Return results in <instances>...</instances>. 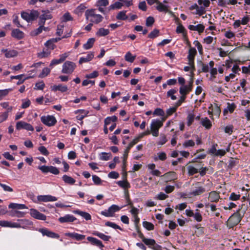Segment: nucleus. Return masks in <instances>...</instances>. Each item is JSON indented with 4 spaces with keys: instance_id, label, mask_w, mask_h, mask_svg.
Instances as JSON below:
<instances>
[{
    "instance_id": "obj_34",
    "label": "nucleus",
    "mask_w": 250,
    "mask_h": 250,
    "mask_svg": "<svg viewBox=\"0 0 250 250\" xmlns=\"http://www.w3.org/2000/svg\"><path fill=\"white\" fill-rule=\"evenodd\" d=\"M126 11H120L116 16V19L118 20L125 21L128 19V16L126 15Z\"/></svg>"
},
{
    "instance_id": "obj_57",
    "label": "nucleus",
    "mask_w": 250,
    "mask_h": 250,
    "mask_svg": "<svg viewBox=\"0 0 250 250\" xmlns=\"http://www.w3.org/2000/svg\"><path fill=\"white\" fill-rule=\"evenodd\" d=\"M160 31L158 29H155L151 31L148 35V38L150 39H154L159 35Z\"/></svg>"
},
{
    "instance_id": "obj_32",
    "label": "nucleus",
    "mask_w": 250,
    "mask_h": 250,
    "mask_svg": "<svg viewBox=\"0 0 250 250\" xmlns=\"http://www.w3.org/2000/svg\"><path fill=\"white\" fill-rule=\"evenodd\" d=\"M62 179L65 183L71 185H74L76 182V180L74 178L67 175H63Z\"/></svg>"
},
{
    "instance_id": "obj_39",
    "label": "nucleus",
    "mask_w": 250,
    "mask_h": 250,
    "mask_svg": "<svg viewBox=\"0 0 250 250\" xmlns=\"http://www.w3.org/2000/svg\"><path fill=\"white\" fill-rule=\"evenodd\" d=\"M136 58V56H133L129 51L127 52L125 56V59L126 61L129 62H133Z\"/></svg>"
},
{
    "instance_id": "obj_11",
    "label": "nucleus",
    "mask_w": 250,
    "mask_h": 250,
    "mask_svg": "<svg viewBox=\"0 0 250 250\" xmlns=\"http://www.w3.org/2000/svg\"><path fill=\"white\" fill-rule=\"evenodd\" d=\"M16 127L17 130L24 129L28 131H33L34 129L33 126L31 124L22 121L18 122Z\"/></svg>"
},
{
    "instance_id": "obj_56",
    "label": "nucleus",
    "mask_w": 250,
    "mask_h": 250,
    "mask_svg": "<svg viewBox=\"0 0 250 250\" xmlns=\"http://www.w3.org/2000/svg\"><path fill=\"white\" fill-rule=\"evenodd\" d=\"M105 225L114 229H118L119 230H123V229L119 226L112 222L107 221L105 223Z\"/></svg>"
},
{
    "instance_id": "obj_1",
    "label": "nucleus",
    "mask_w": 250,
    "mask_h": 250,
    "mask_svg": "<svg viewBox=\"0 0 250 250\" xmlns=\"http://www.w3.org/2000/svg\"><path fill=\"white\" fill-rule=\"evenodd\" d=\"M247 209V206L245 204H242L241 208L229 217L227 222V227L229 229H232L237 226L242 220Z\"/></svg>"
},
{
    "instance_id": "obj_33",
    "label": "nucleus",
    "mask_w": 250,
    "mask_h": 250,
    "mask_svg": "<svg viewBox=\"0 0 250 250\" xmlns=\"http://www.w3.org/2000/svg\"><path fill=\"white\" fill-rule=\"evenodd\" d=\"M8 208L12 209H22L27 208L26 206L24 204H19L16 203H10L8 205Z\"/></svg>"
},
{
    "instance_id": "obj_10",
    "label": "nucleus",
    "mask_w": 250,
    "mask_h": 250,
    "mask_svg": "<svg viewBox=\"0 0 250 250\" xmlns=\"http://www.w3.org/2000/svg\"><path fill=\"white\" fill-rule=\"evenodd\" d=\"M38 231L41 232L43 236H46L49 238L58 239L60 237V235L58 233L50 231L47 228H40L39 229Z\"/></svg>"
},
{
    "instance_id": "obj_40",
    "label": "nucleus",
    "mask_w": 250,
    "mask_h": 250,
    "mask_svg": "<svg viewBox=\"0 0 250 250\" xmlns=\"http://www.w3.org/2000/svg\"><path fill=\"white\" fill-rule=\"evenodd\" d=\"M190 91L188 90L187 85L181 86L179 88V93L181 95L187 97V95L190 92Z\"/></svg>"
},
{
    "instance_id": "obj_21",
    "label": "nucleus",
    "mask_w": 250,
    "mask_h": 250,
    "mask_svg": "<svg viewBox=\"0 0 250 250\" xmlns=\"http://www.w3.org/2000/svg\"><path fill=\"white\" fill-rule=\"evenodd\" d=\"M196 55L197 51L195 48L190 47V48H189L187 57L188 62L194 61L195 57Z\"/></svg>"
},
{
    "instance_id": "obj_41",
    "label": "nucleus",
    "mask_w": 250,
    "mask_h": 250,
    "mask_svg": "<svg viewBox=\"0 0 250 250\" xmlns=\"http://www.w3.org/2000/svg\"><path fill=\"white\" fill-rule=\"evenodd\" d=\"M176 173L174 171L168 172L164 175V176L170 181L175 179L176 178Z\"/></svg>"
},
{
    "instance_id": "obj_49",
    "label": "nucleus",
    "mask_w": 250,
    "mask_h": 250,
    "mask_svg": "<svg viewBox=\"0 0 250 250\" xmlns=\"http://www.w3.org/2000/svg\"><path fill=\"white\" fill-rule=\"evenodd\" d=\"M176 92L177 90L175 89H171L167 92V96L170 97L172 100H175L177 97L174 95V94Z\"/></svg>"
},
{
    "instance_id": "obj_59",
    "label": "nucleus",
    "mask_w": 250,
    "mask_h": 250,
    "mask_svg": "<svg viewBox=\"0 0 250 250\" xmlns=\"http://www.w3.org/2000/svg\"><path fill=\"white\" fill-rule=\"evenodd\" d=\"M196 211L197 212H196L195 213H194V215L193 217H194V219L196 221L200 222L202 221V219H203L202 216L199 212V209H197L196 210Z\"/></svg>"
},
{
    "instance_id": "obj_38",
    "label": "nucleus",
    "mask_w": 250,
    "mask_h": 250,
    "mask_svg": "<svg viewBox=\"0 0 250 250\" xmlns=\"http://www.w3.org/2000/svg\"><path fill=\"white\" fill-rule=\"evenodd\" d=\"M57 41V39H52L48 40L45 43L44 45L48 48L53 50L55 48V45L54 44V42Z\"/></svg>"
},
{
    "instance_id": "obj_61",
    "label": "nucleus",
    "mask_w": 250,
    "mask_h": 250,
    "mask_svg": "<svg viewBox=\"0 0 250 250\" xmlns=\"http://www.w3.org/2000/svg\"><path fill=\"white\" fill-rule=\"evenodd\" d=\"M38 150L40 152V153L44 155V156H48L49 154V151L47 150L46 148L44 146H41L39 147Z\"/></svg>"
},
{
    "instance_id": "obj_17",
    "label": "nucleus",
    "mask_w": 250,
    "mask_h": 250,
    "mask_svg": "<svg viewBox=\"0 0 250 250\" xmlns=\"http://www.w3.org/2000/svg\"><path fill=\"white\" fill-rule=\"evenodd\" d=\"M220 199L219 193L216 191H212L209 193L208 200L210 202L217 203Z\"/></svg>"
},
{
    "instance_id": "obj_46",
    "label": "nucleus",
    "mask_w": 250,
    "mask_h": 250,
    "mask_svg": "<svg viewBox=\"0 0 250 250\" xmlns=\"http://www.w3.org/2000/svg\"><path fill=\"white\" fill-rule=\"evenodd\" d=\"M117 120V117L115 115L111 117H107L104 119V123L105 125H109L111 122H116Z\"/></svg>"
},
{
    "instance_id": "obj_27",
    "label": "nucleus",
    "mask_w": 250,
    "mask_h": 250,
    "mask_svg": "<svg viewBox=\"0 0 250 250\" xmlns=\"http://www.w3.org/2000/svg\"><path fill=\"white\" fill-rule=\"evenodd\" d=\"M93 235L98 236L100 239H102L104 241H108L109 239L111 238L110 236L105 235L104 234L98 231H94L92 232Z\"/></svg>"
},
{
    "instance_id": "obj_36",
    "label": "nucleus",
    "mask_w": 250,
    "mask_h": 250,
    "mask_svg": "<svg viewBox=\"0 0 250 250\" xmlns=\"http://www.w3.org/2000/svg\"><path fill=\"white\" fill-rule=\"evenodd\" d=\"M123 6V4L120 1H116L112 4H111L108 7V11L114 9H120Z\"/></svg>"
},
{
    "instance_id": "obj_15",
    "label": "nucleus",
    "mask_w": 250,
    "mask_h": 250,
    "mask_svg": "<svg viewBox=\"0 0 250 250\" xmlns=\"http://www.w3.org/2000/svg\"><path fill=\"white\" fill-rule=\"evenodd\" d=\"M87 240L91 243V245L99 247L101 250H104L103 248L104 246L101 241L91 236L87 237Z\"/></svg>"
},
{
    "instance_id": "obj_4",
    "label": "nucleus",
    "mask_w": 250,
    "mask_h": 250,
    "mask_svg": "<svg viewBox=\"0 0 250 250\" xmlns=\"http://www.w3.org/2000/svg\"><path fill=\"white\" fill-rule=\"evenodd\" d=\"M206 191L205 188L199 182H196L192 185L190 194L193 196L200 195Z\"/></svg>"
},
{
    "instance_id": "obj_26",
    "label": "nucleus",
    "mask_w": 250,
    "mask_h": 250,
    "mask_svg": "<svg viewBox=\"0 0 250 250\" xmlns=\"http://www.w3.org/2000/svg\"><path fill=\"white\" fill-rule=\"evenodd\" d=\"M141 239L145 244L148 246V247L151 249H152L153 246L156 244V241L153 239L146 238L144 236L141 238Z\"/></svg>"
},
{
    "instance_id": "obj_8",
    "label": "nucleus",
    "mask_w": 250,
    "mask_h": 250,
    "mask_svg": "<svg viewBox=\"0 0 250 250\" xmlns=\"http://www.w3.org/2000/svg\"><path fill=\"white\" fill-rule=\"evenodd\" d=\"M38 168L42 171V172L43 173H47L48 172H50L52 174L54 175H58L60 173V171L59 169L52 166H39Z\"/></svg>"
},
{
    "instance_id": "obj_52",
    "label": "nucleus",
    "mask_w": 250,
    "mask_h": 250,
    "mask_svg": "<svg viewBox=\"0 0 250 250\" xmlns=\"http://www.w3.org/2000/svg\"><path fill=\"white\" fill-rule=\"evenodd\" d=\"M144 136V135H143V133L140 134L138 137L134 138L130 143V145L128 147H133L135 145H136L138 142L140 141V139L143 138Z\"/></svg>"
},
{
    "instance_id": "obj_24",
    "label": "nucleus",
    "mask_w": 250,
    "mask_h": 250,
    "mask_svg": "<svg viewBox=\"0 0 250 250\" xmlns=\"http://www.w3.org/2000/svg\"><path fill=\"white\" fill-rule=\"evenodd\" d=\"M94 56L93 52H89L86 57H81L79 59V63L82 64L83 63L88 62L93 59Z\"/></svg>"
},
{
    "instance_id": "obj_37",
    "label": "nucleus",
    "mask_w": 250,
    "mask_h": 250,
    "mask_svg": "<svg viewBox=\"0 0 250 250\" xmlns=\"http://www.w3.org/2000/svg\"><path fill=\"white\" fill-rule=\"evenodd\" d=\"M241 196L239 192L237 193L233 192L230 194L229 199V200L236 201L240 200L241 199Z\"/></svg>"
},
{
    "instance_id": "obj_2",
    "label": "nucleus",
    "mask_w": 250,
    "mask_h": 250,
    "mask_svg": "<svg viewBox=\"0 0 250 250\" xmlns=\"http://www.w3.org/2000/svg\"><path fill=\"white\" fill-rule=\"evenodd\" d=\"M95 10V9L86 10L85 16L86 19L89 20L91 22L98 24L103 21L104 18L101 15L96 14Z\"/></svg>"
},
{
    "instance_id": "obj_23",
    "label": "nucleus",
    "mask_w": 250,
    "mask_h": 250,
    "mask_svg": "<svg viewBox=\"0 0 250 250\" xmlns=\"http://www.w3.org/2000/svg\"><path fill=\"white\" fill-rule=\"evenodd\" d=\"M188 28L190 30L198 31L199 34H201L204 32L205 26L202 24H198L196 26L189 25Z\"/></svg>"
},
{
    "instance_id": "obj_3",
    "label": "nucleus",
    "mask_w": 250,
    "mask_h": 250,
    "mask_svg": "<svg viewBox=\"0 0 250 250\" xmlns=\"http://www.w3.org/2000/svg\"><path fill=\"white\" fill-rule=\"evenodd\" d=\"M164 121L165 119L162 120L154 119L152 121L150 125V131L153 136L157 137L159 135V129L163 125Z\"/></svg>"
},
{
    "instance_id": "obj_35",
    "label": "nucleus",
    "mask_w": 250,
    "mask_h": 250,
    "mask_svg": "<svg viewBox=\"0 0 250 250\" xmlns=\"http://www.w3.org/2000/svg\"><path fill=\"white\" fill-rule=\"evenodd\" d=\"M109 34V31L107 29L104 28H100L96 33V35L99 37H104Z\"/></svg>"
},
{
    "instance_id": "obj_13",
    "label": "nucleus",
    "mask_w": 250,
    "mask_h": 250,
    "mask_svg": "<svg viewBox=\"0 0 250 250\" xmlns=\"http://www.w3.org/2000/svg\"><path fill=\"white\" fill-rule=\"evenodd\" d=\"M38 201L42 202H53L58 200L57 198L51 195H41L37 196Z\"/></svg>"
},
{
    "instance_id": "obj_25",
    "label": "nucleus",
    "mask_w": 250,
    "mask_h": 250,
    "mask_svg": "<svg viewBox=\"0 0 250 250\" xmlns=\"http://www.w3.org/2000/svg\"><path fill=\"white\" fill-rule=\"evenodd\" d=\"M2 52L5 53V57L7 58H12L16 57L18 55V52L15 50L2 49Z\"/></svg>"
},
{
    "instance_id": "obj_14",
    "label": "nucleus",
    "mask_w": 250,
    "mask_h": 250,
    "mask_svg": "<svg viewBox=\"0 0 250 250\" xmlns=\"http://www.w3.org/2000/svg\"><path fill=\"white\" fill-rule=\"evenodd\" d=\"M68 57L67 53H65L60 55V59H53L49 65V66L52 68L54 66L59 64L63 62L66 58Z\"/></svg>"
},
{
    "instance_id": "obj_19",
    "label": "nucleus",
    "mask_w": 250,
    "mask_h": 250,
    "mask_svg": "<svg viewBox=\"0 0 250 250\" xmlns=\"http://www.w3.org/2000/svg\"><path fill=\"white\" fill-rule=\"evenodd\" d=\"M11 36L17 40H21L24 37V33L19 29H14L11 32Z\"/></svg>"
},
{
    "instance_id": "obj_42",
    "label": "nucleus",
    "mask_w": 250,
    "mask_h": 250,
    "mask_svg": "<svg viewBox=\"0 0 250 250\" xmlns=\"http://www.w3.org/2000/svg\"><path fill=\"white\" fill-rule=\"evenodd\" d=\"M118 185L125 189H128L130 188V186L129 183L127 182V180H124L123 181H119L117 182Z\"/></svg>"
},
{
    "instance_id": "obj_53",
    "label": "nucleus",
    "mask_w": 250,
    "mask_h": 250,
    "mask_svg": "<svg viewBox=\"0 0 250 250\" xmlns=\"http://www.w3.org/2000/svg\"><path fill=\"white\" fill-rule=\"evenodd\" d=\"M195 116L193 113H189L187 116V125L191 126L194 122Z\"/></svg>"
},
{
    "instance_id": "obj_50",
    "label": "nucleus",
    "mask_w": 250,
    "mask_h": 250,
    "mask_svg": "<svg viewBox=\"0 0 250 250\" xmlns=\"http://www.w3.org/2000/svg\"><path fill=\"white\" fill-rule=\"evenodd\" d=\"M236 107V105L234 103H228L227 109H225L224 111V113L228 112V110L230 113H233Z\"/></svg>"
},
{
    "instance_id": "obj_29",
    "label": "nucleus",
    "mask_w": 250,
    "mask_h": 250,
    "mask_svg": "<svg viewBox=\"0 0 250 250\" xmlns=\"http://www.w3.org/2000/svg\"><path fill=\"white\" fill-rule=\"evenodd\" d=\"M18 221L20 225V228L25 229L28 226L32 225V222L29 220L27 219H18Z\"/></svg>"
},
{
    "instance_id": "obj_16",
    "label": "nucleus",
    "mask_w": 250,
    "mask_h": 250,
    "mask_svg": "<svg viewBox=\"0 0 250 250\" xmlns=\"http://www.w3.org/2000/svg\"><path fill=\"white\" fill-rule=\"evenodd\" d=\"M76 218L71 214H66L63 217H60L58 220L61 223H71L76 220Z\"/></svg>"
},
{
    "instance_id": "obj_62",
    "label": "nucleus",
    "mask_w": 250,
    "mask_h": 250,
    "mask_svg": "<svg viewBox=\"0 0 250 250\" xmlns=\"http://www.w3.org/2000/svg\"><path fill=\"white\" fill-rule=\"evenodd\" d=\"M155 21L153 17L149 16L146 18V25L147 27L151 26Z\"/></svg>"
},
{
    "instance_id": "obj_48",
    "label": "nucleus",
    "mask_w": 250,
    "mask_h": 250,
    "mask_svg": "<svg viewBox=\"0 0 250 250\" xmlns=\"http://www.w3.org/2000/svg\"><path fill=\"white\" fill-rule=\"evenodd\" d=\"M42 13V14L40 16L44 19L45 21L50 20L53 17L48 10H43Z\"/></svg>"
},
{
    "instance_id": "obj_20",
    "label": "nucleus",
    "mask_w": 250,
    "mask_h": 250,
    "mask_svg": "<svg viewBox=\"0 0 250 250\" xmlns=\"http://www.w3.org/2000/svg\"><path fill=\"white\" fill-rule=\"evenodd\" d=\"M66 236L73 238L77 241H80L84 239L85 236L83 234H79L76 232H68L65 233Z\"/></svg>"
},
{
    "instance_id": "obj_6",
    "label": "nucleus",
    "mask_w": 250,
    "mask_h": 250,
    "mask_svg": "<svg viewBox=\"0 0 250 250\" xmlns=\"http://www.w3.org/2000/svg\"><path fill=\"white\" fill-rule=\"evenodd\" d=\"M41 122L48 126H54L57 123V120L53 115H44L41 117Z\"/></svg>"
},
{
    "instance_id": "obj_58",
    "label": "nucleus",
    "mask_w": 250,
    "mask_h": 250,
    "mask_svg": "<svg viewBox=\"0 0 250 250\" xmlns=\"http://www.w3.org/2000/svg\"><path fill=\"white\" fill-rule=\"evenodd\" d=\"M44 87H45V83H44V82L42 81L40 82L37 83L35 84V86L34 87V89L35 90H42Z\"/></svg>"
},
{
    "instance_id": "obj_12",
    "label": "nucleus",
    "mask_w": 250,
    "mask_h": 250,
    "mask_svg": "<svg viewBox=\"0 0 250 250\" xmlns=\"http://www.w3.org/2000/svg\"><path fill=\"white\" fill-rule=\"evenodd\" d=\"M31 216L36 219L44 221L46 219V216L44 214L41 213L38 210L31 208L30 210Z\"/></svg>"
},
{
    "instance_id": "obj_60",
    "label": "nucleus",
    "mask_w": 250,
    "mask_h": 250,
    "mask_svg": "<svg viewBox=\"0 0 250 250\" xmlns=\"http://www.w3.org/2000/svg\"><path fill=\"white\" fill-rule=\"evenodd\" d=\"M50 73V69L48 67H44L39 75L40 78H44Z\"/></svg>"
},
{
    "instance_id": "obj_64",
    "label": "nucleus",
    "mask_w": 250,
    "mask_h": 250,
    "mask_svg": "<svg viewBox=\"0 0 250 250\" xmlns=\"http://www.w3.org/2000/svg\"><path fill=\"white\" fill-rule=\"evenodd\" d=\"M177 108L178 107L175 105L174 107L167 109L166 111L167 116L172 115L174 112L176 111Z\"/></svg>"
},
{
    "instance_id": "obj_9",
    "label": "nucleus",
    "mask_w": 250,
    "mask_h": 250,
    "mask_svg": "<svg viewBox=\"0 0 250 250\" xmlns=\"http://www.w3.org/2000/svg\"><path fill=\"white\" fill-rule=\"evenodd\" d=\"M121 208L116 205H111L107 210L101 211V214L105 217H112L114 213L120 210Z\"/></svg>"
},
{
    "instance_id": "obj_44",
    "label": "nucleus",
    "mask_w": 250,
    "mask_h": 250,
    "mask_svg": "<svg viewBox=\"0 0 250 250\" xmlns=\"http://www.w3.org/2000/svg\"><path fill=\"white\" fill-rule=\"evenodd\" d=\"M25 214V212L18 210L12 211L10 213V215L12 217H22Z\"/></svg>"
},
{
    "instance_id": "obj_43",
    "label": "nucleus",
    "mask_w": 250,
    "mask_h": 250,
    "mask_svg": "<svg viewBox=\"0 0 250 250\" xmlns=\"http://www.w3.org/2000/svg\"><path fill=\"white\" fill-rule=\"evenodd\" d=\"M158 5L156 7V9L159 12H167L168 11L167 6L164 5L162 2L159 1L157 3Z\"/></svg>"
},
{
    "instance_id": "obj_7",
    "label": "nucleus",
    "mask_w": 250,
    "mask_h": 250,
    "mask_svg": "<svg viewBox=\"0 0 250 250\" xmlns=\"http://www.w3.org/2000/svg\"><path fill=\"white\" fill-rule=\"evenodd\" d=\"M76 67V64L70 61H66L62 65V72L64 74H71Z\"/></svg>"
},
{
    "instance_id": "obj_28",
    "label": "nucleus",
    "mask_w": 250,
    "mask_h": 250,
    "mask_svg": "<svg viewBox=\"0 0 250 250\" xmlns=\"http://www.w3.org/2000/svg\"><path fill=\"white\" fill-rule=\"evenodd\" d=\"M201 124L207 129H210L212 126L211 121L207 117L202 118Z\"/></svg>"
},
{
    "instance_id": "obj_63",
    "label": "nucleus",
    "mask_w": 250,
    "mask_h": 250,
    "mask_svg": "<svg viewBox=\"0 0 250 250\" xmlns=\"http://www.w3.org/2000/svg\"><path fill=\"white\" fill-rule=\"evenodd\" d=\"M50 54V52L47 50L44 51V50L38 53V57L40 58H43L48 57Z\"/></svg>"
},
{
    "instance_id": "obj_45",
    "label": "nucleus",
    "mask_w": 250,
    "mask_h": 250,
    "mask_svg": "<svg viewBox=\"0 0 250 250\" xmlns=\"http://www.w3.org/2000/svg\"><path fill=\"white\" fill-rule=\"evenodd\" d=\"M143 226L148 230H152L154 229V225L149 222L144 221L142 223Z\"/></svg>"
},
{
    "instance_id": "obj_5",
    "label": "nucleus",
    "mask_w": 250,
    "mask_h": 250,
    "mask_svg": "<svg viewBox=\"0 0 250 250\" xmlns=\"http://www.w3.org/2000/svg\"><path fill=\"white\" fill-rule=\"evenodd\" d=\"M39 16V12L35 10H32L29 13L24 11L21 13V18L27 22L35 21Z\"/></svg>"
},
{
    "instance_id": "obj_18",
    "label": "nucleus",
    "mask_w": 250,
    "mask_h": 250,
    "mask_svg": "<svg viewBox=\"0 0 250 250\" xmlns=\"http://www.w3.org/2000/svg\"><path fill=\"white\" fill-rule=\"evenodd\" d=\"M198 67H201L198 69V73H207L209 71V66L208 64L204 63L202 61H198L197 62Z\"/></svg>"
},
{
    "instance_id": "obj_54",
    "label": "nucleus",
    "mask_w": 250,
    "mask_h": 250,
    "mask_svg": "<svg viewBox=\"0 0 250 250\" xmlns=\"http://www.w3.org/2000/svg\"><path fill=\"white\" fill-rule=\"evenodd\" d=\"M43 26H39V27L34 30L32 31L30 33V35L32 36H37L41 34L42 31Z\"/></svg>"
},
{
    "instance_id": "obj_31",
    "label": "nucleus",
    "mask_w": 250,
    "mask_h": 250,
    "mask_svg": "<svg viewBox=\"0 0 250 250\" xmlns=\"http://www.w3.org/2000/svg\"><path fill=\"white\" fill-rule=\"evenodd\" d=\"M95 42V39L94 38H91L89 39L87 42L83 45V48L85 50H88L92 47L94 42Z\"/></svg>"
},
{
    "instance_id": "obj_30",
    "label": "nucleus",
    "mask_w": 250,
    "mask_h": 250,
    "mask_svg": "<svg viewBox=\"0 0 250 250\" xmlns=\"http://www.w3.org/2000/svg\"><path fill=\"white\" fill-rule=\"evenodd\" d=\"M75 213L77 214L83 218H84L86 220H90L91 219V215L85 211H81L80 210H77L75 211Z\"/></svg>"
},
{
    "instance_id": "obj_51",
    "label": "nucleus",
    "mask_w": 250,
    "mask_h": 250,
    "mask_svg": "<svg viewBox=\"0 0 250 250\" xmlns=\"http://www.w3.org/2000/svg\"><path fill=\"white\" fill-rule=\"evenodd\" d=\"M111 156V154L110 153L103 152L100 154V160L102 161H108L109 160Z\"/></svg>"
},
{
    "instance_id": "obj_55",
    "label": "nucleus",
    "mask_w": 250,
    "mask_h": 250,
    "mask_svg": "<svg viewBox=\"0 0 250 250\" xmlns=\"http://www.w3.org/2000/svg\"><path fill=\"white\" fill-rule=\"evenodd\" d=\"M196 167L198 168V172L201 176L205 175L207 171L208 170V167H200L198 165H197Z\"/></svg>"
},
{
    "instance_id": "obj_47",
    "label": "nucleus",
    "mask_w": 250,
    "mask_h": 250,
    "mask_svg": "<svg viewBox=\"0 0 250 250\" xmlns=\"http://www.w3.org/2000/svg\"><path fill=\"white\" fill-rule=\"evenodd\" d=\"M188 170V173L189 176H192L194 174L198 172V168L195 167L191 166H189L187 167Z\"/></svg>"
},
{
    "instance_id": "obj_22",
    "label": "nucleus",
    "mask_w": 250,
    "mask_h": 250,
    "mask_svg": "<svg viewBox=\"0 0 250 250\" xmlns=\"http://www.w3.org/2000/svg\"><path fill=\"white\" fill-rule=\"evenodd\" d=\"M80 113L76 116V119L78 120L82 121L85 117L87 116L88 111L84 109H78L75 111V114Z\"/></svg>"
}]
</instances>
